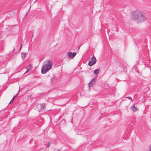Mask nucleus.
I'll list each match as a JSON object with an SVG mask.
<instances>
[{
	"label": "nucleus",
	"instance_id": "0eeeda50",
	"mask_svg": "<svg viewBox=\"0 0 151 151\" xmlns=\"http://www.w3.org/2000/svg\"><path fill=\"white\" fill-rule=\"evenodd\" d=\"M132 109L133 111H135L137 110V108L133 106L132 107Z\"/></svg>",
	"mask_w": 151,
	"mask_h": 151
},
{
	"label": "nucleus",
	"instance_id": "ddd939ff",
	"mask_svg": "<svg viewBox=\"0 0 151 151\" xmlns=\"http://www.w3.org/2000/svg\"><path fill=\"white\" fill-rule=\"evenodd\" d=\"M50 142H49L47 145V147H50Z\"/></svg>",
	"mask_w": 151,
	"mask_h": 151
},
{
	"label": "nucleus",
	"instance_id": "423d86ee",
	"mask_svg": "<svg viewBox=\"0 0 151 151\" xmlns=\"http://www.w3.org/2000/svg\"><path fill=\"white\" fill-rule=\"evenodd\" d=\"M100 72V70L99 69H97L94 70V73L95 74H97Z\"/></svg>",
	"mask_w": 151,
	"mask_h": 151
},
{
	"label": "nucleus",
	"instance_id": "f8f14e48",
	"mask_svg": "<svg viewBox=\"0 0 151 151\" xmlns=\"http://www.w3.org/2000/svg\"><path fill=\"white\" fill-rule=\"evenodd\" d=\"M14 99L13 98H12V99L11 100V101H10V102L9 104H11V103H12L14 101Z\"/></svg>",
	"mask_w": 151,
	"mask_h": 151
},
{
	"label": "nucleus",
	"instance_id": "2eb2a0df",
	"mask_svg": "<svg viewBox=\"0 0 151 151\" xmlns=\"http://www.w3.org/2000/svg\"><path fill=\"white\" fill-rule=\"evenodd\" d=\"M148 151H151V147H150L149 150Z\"/></svg>",
	"mask_w": 151,
	"mask_h": 151
},
{
	"label": "nucleus",
	"instance_id": "4468645a",
	"mask_svg": "<svg viewBox=\"0 0 151 151\" xmlns=\"http://www.w3.org/2000/svg\"><path fill=\"white\" fill-rule=\"evenodd\" d=\"M18 94H17L16 95H15L14 96V97L13 98L14 99L16 97L17 95Z\"/></svg>",
	"mask_w": 151,
	"mask_h": 151
},
{
	"label": "nucleus",
	"instance_id": "1a4fd4ad",
	"mask_svg": "<svg viewBox=\"0 0 151 151\" xmlns=\"http://www.w3.org/2000/svg\"><path fill=\"white\" fill-rule=\"evenodd\" d=\"M31 69L28 68L26 72L24 73V74L29 72V71L31 70Z\"/></svg>",
	"mask_w": 151,
	"mask_h": 151
},
{
	"label": "nucleus",
	"instance_id": "9d476101",
	"mask_svg": "<svg viewBox=\"0 0 151 151\" xmlns=\"http://www.w3.org/2000/svg\"><path fill=\"white\" fill-rule=\"evenodd\" d=\"M45 107V105L44 104H42L41 105V108L42 109H44Z\"/></svg>",
	"mask_w": 151,
	"mask_h": 151
},
{
	"label": "nucleus",
	"instance_id": "dca6fc26",
	"mask_svg": "<svg viewBox=\"0 0 151 151\" xmlns=\"http://www.w3.org/2000/svg\"><path fill=\"white\" fill-rule=\"evenodd\" d=\"M128 98L129 99H131L132 98L131 97H128Z\"/></svg>",
	"mask_w": 151,
	"mask_h": 151
},
{
	"label": "nucleus",
	"instance_id": "20e7f679",
	"mask_svg": "<svg viewBox=\"0 0 151 151\" xmlns=\"http://www.w3.org/2000/svg\"><path fill=\"white\" fill-rule=\"evenodd\" d=\"M76 55V52L72 53L69 52L67 53V56L70 58H73Z\"/></svg>",
	"mask_w": 151,
	"mask_h": 151
},
{
	"label": "nucleus",
	"instance_id": "39448f33",
	"mask_svg": "<svg viewBox=\"0 0 151 151\" xmlns=\"http://www.w3.org/2000/svg\"><path fill=\"white\" fill-rule=\"evenodd\" d=\"M94 82V81L93 80H92L89 83V87L90 88L93 85Z\"/></svg>",
	"mask_w": 151,
	"mask_h": 151
},
{
	"label": "nucleus",
	"instance_id": "6e6552de",
	"mask_svg": "<svg viewBox=\"0 0 151 151\" xmlns=\"http://www.w3.org/2000/svg\"><path fill=\"white\" fill-rule=\"evenodd\" d=\"M22 55L23 58H24L25 57L26 54L25 53H22Z\"/></svg>",
	"mask_w": 151,
	"mask_h": 151
},
{
	"label": "nucleus",
	"instance_id": "7ed1b4c3",
	"mask_svg": "<svg viewBox=\"0 0 151 151\" xmlns=\"http://www.w3.org/2000/svg\"><path fill=\"white\" fill-rule=\"evenodd\" d=\"M96 61V58L93 56L89 61L88 65L89 66H91L94 64Z\"/></svg>",
	"mask_w": 151,
	"mask_h": 151
},
{
	"label": "nucleus",
	"instance_id": "9b49d317",
	"mask_svg": "<svg viewBox=\"0 0 151 151\" xmlns=\"http://www.w3.org/2000/svg\"><path fill=\"white\" fill-rule=\"evenodd\" d=\"M32 66L31 65H29V68H29V69H31V70L32 68Z\"/></svg>",
	"mask_w": 151,
	"mask_h": 151
},
{
	"label": "nucleus",
	"instance_id": "f257e3e1",
	"mask_svg": "<svg viewBox=\"0 0 151 151\" xmlns=\"http://www.w3.org/2000/svg\"><path fill=\"white\" fill-rule=\"evenodd\" d=\"M131 18L134 20L137 19L139 22L144 21L147 19L145 15L142 12L136 11L132 14Z\"/></svg>",
	"mask_w": 151,
	"mask_h": 151
},
{
	"label": "nucleus",
	"instance_id": "f03ea898",
	"mask_svg": "<svg viewBox=\"0 0 151 151\" xmlns=\"http://www.w3.org/2000/svg\"><path fill=\"white\" fill-rule=\"evenodd\" d=\"M52 63L50 61H47L44 63V65L42 68L41 72L42 73H46L51 68Z\"/></svg>",
	"mask_w": 151,
	"mask_h": 151
}]
</instances>
